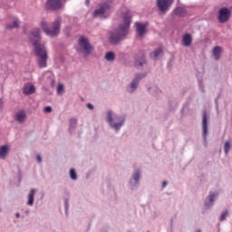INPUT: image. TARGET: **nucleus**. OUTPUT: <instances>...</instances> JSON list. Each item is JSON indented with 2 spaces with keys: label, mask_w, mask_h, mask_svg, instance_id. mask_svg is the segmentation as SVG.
<instances>
[{
  "label": "nucleus",
  "mask_w": 232,
  "mask_h": 232,
  "mask_svg": "<svg viewBox=\"0 0 232 232\" xmlns=\"http://www.w3.org/2000/svg\"><path fill=\"white\" fill-rule=\"evenodd\" d=\"M56 92H57V95H63L64 94V84L59 83L57 85Z\"/></svg>",
  "instance_id": "nucleus-30"
},
{
  "label": "nucleus",
  "mask_w": 232,
  "mask_h": 232,
  "mask_svg": "<svg viewBox=\"0 0 232 232\" xmlns=\"http://www.w3.org/2000/svg\"><path fill=\"white\" fill-rule=\"evenodd\" d=\"M106 121L109 122V125L112 130L120 131L123 124L126 123V116L113 114V111H107Z\"/></svg>",
  "instance_id": "nucleus-4"
},
{
  "label": "nucleus",
  "mask_w": 232,
  "mask_h": 232,
  "mask_svg": "<svg viewBox=\"0 0 232 232\" xmlns=\"http://www.w3.org/2000/svg\"><path fill=\"white\" fill-rule=\"evenodd\" d=\"M14 217H15L16 218H19L21 217V214L17 212V213H15Z\"/></svg>",
  "instance_id": "nucleus-45"
},
{
  "label": "nucleus",
  "mask_w": 232,
  "mask_h": 232,
  "mask_svg": "<svg viewBox=\"0 0 232 232\" xmlns=\"http://www.w3.org/2000/svg\"><path fill=\"white\" fill-rule=\"evenodd\" d=\"M231 18V8L227 6L220 7L218 11V21L221 24L227 23Z\"/></svg>",
  "instance_id": "nucleus-10"
},
{
  "label": "nucleus",
  "mask_w": 232,
  "mask_h": 232,
  "mask_svg": "<svg viewBox=\"0 0 232 232\" xmlns=\"http://www.w3.org/2000/svg\"><path fill=\"white\" fill-rule=\"evenodd\" d=\"M148 73H136L133 80L131 81L130 86L131 88V91H130V93H133L134 92L137 91V88H139V84L144 77H146Z\"/></svg>",
  "instance_id": "nucleus-12"
},
{
  "label": "nucleus",
  "mask_w": 232,
  "mask_h": 232,
  "mask_svg": "<svg viewBox=\"0 0 232 232\" xmlns=\"http://www.w3.org/2000/svg\"><path fill=\"white\" fill-rule=\"evenodd\" d=\"M134 63H148L146 60V54L140 53L134 57Z\"/></svg>",
  "instance_id": "nucleus-22"
},
{
  "label": "nucleus",
  "mask_w": 232,
  "mask_h": 232,
  "mask_svg": "<svg viewBox=\"0 0 232 232\" xmlns=\"http://www.w3.org/2000/svg\"><path fill=\"white\" fill-rule=\"evenodd\" d=\"M63 202H64L65 215H68V209H69V208H70V198H65L63 199Z\"/></svg>",
  "instance_id": "nucleus-32"
},
{
  "label": "nucleus",
  "mask_w": 232,
  "mask_h": 232,
  "mask_svg": "<svg viewBox=\"0 0 232 232\" xmlns=\"http://www.w3.org/2000/svg\"><path fill=\"white\" fill-rule=\"evenodd\" d=\"M63 23V20L61 17H58L56 20H54L52 23V26L48 27V23L42 21L40 24L41 28L44 32L45 34H47L48 37H57L61 34V24Z\"/></svg>",
  "instance_id": "nucleus-3"
},
{
  "label": "nucleus",
  "mask_w": 232,
  "mask_h": 232,
  "mask_svg": "<svg viewBox=\"0 0 232 232\" xmlns=\"http://www.w3.org/2000/svg\"><path fill=\"white\" fill-rule=\"evenodd\" d=\"M0 213H1V208H0Z\"/></svg>",
  "instance_id": "nucleus-51"
},
{
  "label": "nucleus",
  "mask_w": 232,
  "mask_h": 232,
  "mask_svg": "<svg viewBox=\"0 0 232 232\" xmlns=\"http://www.w3.org/2000/svg\"><path fill=\"white\" fill-rule=\"evenodd\" d=\"M218 115H220V110L218 108H216Z\"/></svg>",
  "instance_id": "nucleus-47"
},
{
  "label": "nucleus",
  "mask_w": 232,
  "mask_h": 232,
  "mask_svg": "<svg viewBox=\"0 0 232 232\" xmlns=\"http://www.w3.org/2000/svg\"><path fill=\"white\" fill-rule=\"evenodd\" d=\"M24 95H32L35 93V86L33 83H27L23 89Z\"/></svg>",
  "instance_id": "nucleus-17"
},
{
  "label": "nucleus",
  "mask_w": 232,
  "mask_h": 232,
  "mask_svg": "<svg viewBox=\"0 0 232 232\" xmlns=\"http://www.w3.org/2000/svg\"><path fill=\"white\" fill-rule=\"evenodd\" d=\"M86 106H87L88 110H95V106H93V104H92L90 102L87 103Z\"/></svg>",
  "instance_id": "nucleus-40"
},
{
  "label": "nucleus",
  "mask_w": 232,
  "mask_h": 232,
  "mask_svg": "<svg viewBox=\"0 0 232 232\" xmlns=\"http://www.w3.org/2000/svg\"><path fill=\"white\" fill-rule=\"evenodd\" d=\"M222 52V47L221 46H215L212 50L213 55L216 59V61H218L220 59V53Z\"/></svg>",
  "instance_id": "nucleus-23"
},
{
  "label": "nucleus",
  "mask_w": 232,
  "mask_h": 232,
  "mask_svg": "<svg viewBox=\"0 0 232 232\" xmlns=\"http://www.w3.org/2000/svg\"><path fill=\"white\" fill-rule=\"evenodd\" d=\"M173 61H175V56H172V57L169 60V62H168V63H167L168 68H173V64H172Z\"/></svg>",
  "instance_id": "nucleus-36"
},
{
  "label": "nucleus",
  "mask_w": 232,
  "mask_h": 232,
  "mask_svg": "<svg viewBox=\"0 0 232 232\" xmlns=\"http://www.w3.org/2000/svg\"><path fill=\"white\" fill-rule=\"evenodd\" d=\"M77 128V118H71L69 120V132L72 133Z\"/></svg>",
  "instance_id": "nucleus-25"
},
{
  "label": "nucleus",
  "mask_w": 232,
  "mask_h": 232,
  "mask_svg": "<svg viewBox=\"0 0 232 232\" xmlns=\"http://www.w3.org/2000/svg\"><path fill=\"white\" fill-rule=\"evenodd\" d=\"M85 5H86L87 6H90V0H85Z\"/></svg>",
  "instance_id": "nucleus-46"
},
{
  "label": "nucleus",
  "mask_w": 232,
  "mask_h": 232,
  "mask_svg": "<svg viewBox=\"0 0 232 232\" xmlns=\"http://www.w3.org/2000/svg\"><path fill=\"white\" fill-rule=\"evenodd\" d=\"M111 8V4L110 2H103L99 4V8L95 9L92 17H102V19H108L110 17V13L107 10Z\"/></svg>",
  "instance_id": "nucleus-7"
},
{
  "label": "nucleus",
  "mask_w": 232,
  "mask_h": 232,
  "mask_svg": "<svg viewBox=\"0 0 232 232\" xmlns=\"http://www.w3.org/2000/svg\"><path fill=\"white\" fill-rule=\"evenodd\" d=\"M229 216V210H225L223 212H221V215L219 217V220L220 222H224V220H226V218Z\"/></svg>",
  "instance_id": "nucleus-31"
},
{
  "label": "nucleus",
  "mask_w": 232,
  "mask_h": 232,
  "mask_svg": "<svg viewBox=\"0 0 232 232\" xmlns=\"http://www.w3.org/2000/svg\"><path fill=\"white\" fill-rule=\"evenodd\" d=\"M193 44V36L189 33H186L182 35L181 44L186 46V48H189Z\"/></svg>",
  "instance_id": "nucleus-16"
},
{
  "label": "nucleus",
  "mask_w": 232,
  "mask_h": 232,
  "mask_svg": "<svg viewBox=\"0 0 232 232\" xmlns=\"http://www.w3.org/2000/svg\"><path fill=\"white\" fill-rule=\"evenodd\" d=\"M140 179H142V170H140V169H137L132 173V176L129 181L130 188L131 189V191L139 189V187L140 186Z\"/></svg>",
  "instance_id": "nucleus-9"
},
{
  "label": "nucleus",
  "mask_w": 232,
  "mask_h": 232,
  "mask_svg": "<svg viewBox=\"0 0 232 232\" xmlns=\"http://www.w3.org/2000/svg\"><path fill=\"white\" fill-rule=\"evenodd\" d=\"M171 15H176V17H186V15H188V10L182 6H177L171 12Z\"/></svg>",
  "instance_id": "nucleus-15"
},
{
  "label": "nucleus",
  "mask_w": 232,
  "mask_h": 232,
  "mask_svg": "<svg viewBox=\"0 0 232 232\" xmlns=\"http://www.w3.org/2000/svg\"><path fill=\"white\" fill-rule=\"evenodd\" d=\"M36 160H37V162L39 163V164H41V162H43V157H41V155H37L36 156Z\"/></svg>",
  "instance_id": "nucleus-41"
},
{
  "label": "nucleus",
  "mask_w": 232,
  "mask_h": 232,
  "mask_svg": "<svg viewBox=\"0 0 232 232\" xmlns=\"http://www.w3.org/2000/svg\"><path fill=\"white\" fill-rule=\"evenodd\" d=\"M21 180H23V172L21 171V169H18V182L21 184Z\"/></svg>",
  "instance_id": "nucleus-38"
},
{
  "label": "nucleus",
  "mask_w": 232,
  "mask_h": 232,
  "mask_svg": "<svg viewBox=\"0 0 232 232\" xmlns=\"http://www.w3.org/2000/svg\"><path fill=\"white\" fill-rule=\"evenodd\" d=\"M64 35L67 37V39H70V37H72V26L65 27Z\"/></svg>",
  "instance_id": "nucleus-33"
},
{
  "label": "nucleus",
  "mask_w": 232,
  "mask_h": 232,
  "mask_svg": "<svg viewBox=\"0 0 232 232\" xmlns=\"http://www.w3.org/2000/svg\"><path fill=\"white\" fill-rule=\"evenodd\" d=\"M15 119L20 124H23L24 121L26 120V112L24 111H20L18 113H16Z\"/></svg>",
  "instance_id": "nucleus-21"
},
{
  "label": "nucleus",
  "mask_w": 232,
  "mask_h": 232,
  "mask_svg": "<svg viewBox=\"0 0 232 232\" xmlns=\"http://www.w3.org/2000/svg\"><path fill=\"white\" fill-rule=\"evenodd\" d=\"M231 141L229 140H227L225 143H224V153L225 155H229V150H231Z\"/></svg>",
  "instance_id": "nucleus-28"
},
{
  "label": "nucleus",
  "mask_w": 232,
  "mask_h": 232,
  "mask_svg": "<svg viewBox=\"0 0 232 232\" xmlns=\"http://www.w3.org/2000/svg\"><path fill=\"white\" fill-rule=\"evenodd\" d=\"M64 1V3H66V1H68V0H63Z\"/></svg>",
  "instance_id": "nucleus-50"
},
{
  "label": "nucleus",
  "mask_w": 232,
  "mask_h": 232,
  "mask_svg": "<svg viewBox=\"0 0 232 232\" xmlns=\"http://www.w3.org/2000/svg\"><path fill=\"white\" fill-rule=\"evenodd\" d=\"M218 198V193L209 192V195L207 197L204 203L205 209H211L213 208V202Z\"/></svg>",
  "instance_id": "nucleus-14"
},
{
  "label": "nucleus",
  "mask_w": 232,
  "mask_h": 232,
  "mask_svg": "<svg viewBox=\"0 0 232 232\" xmlns=\"http://www.w3.org/2000/svg\"><path fill=\"white\" fill-rule=\"evenodd\" d=\"M135 26L138 37H144V35H146V33L148 32V26H150V22H136Z\"/></svg>",
  "instance_id": "nucleus-13"
},
{
  "label": "nucleus",
  "mask_w": 232,
  "mask_h": 232,
  "mask_svg": "<svg viewBox=\"0 0 232 232\" xmlns=\"http://www.w3.org/2000/svg\"><path fill=\"white\" fill-rule=\"evenodd\" d=\"M35 193H37V188H32L27 196V206H34Z\"/></svg>",
  "instance_id": "nucleus-19"
},
{
  "label": "nucleus",
  "mask_w": 232,
  "mask_h": 232,
  "mask_svg": "<svg viewBox=\"0 0 232 232\" xmlns=\"http://www.w3.org/2000/svg\"><path fill=\"white\" fill-rule=\"evenodd\" d=\"M104 59L108 63H113V61H115V53H113V51L107 52L104 55Z\"/></svg>",
  "instance_id": "nucleus-24"
},
{
  "label": "nucleus",
  "mask_w": 232,
  "mask_h": 232,
  "mask_svg": "<svg viewBox=\"0 0 232 232\" xmlns=\"http://www.w3.org/2000/svg\"><path fill=\"white\" fill-rule=\"evenodd\" d=\"M44 113H52V111H53V109L52 108V106H45L44 108Z\"/></svg>",
  "instance_id": "nucleus-35"
},
{
  "label": "nucleus",
  "mask_w": 232,
  "mask_h": 232,
  "mask_svg": "<svg viewBox=\"0 0 232 232\" xmlns=\"http://www.w3.org/2000/svg\"><path fill=\"white\" fill-rule=\"evenodd\" d=\"M209 116L208 115V110L204 109L202 111V121H201V128H202V139H203V146L208 148V136L209 135Z\"/></svg>",
  "instance_id": "nucleus-6"
},
{
  "label": "nucleus",
  "mask_w": 232,
  "mask_h": 232,
  "mask_svg": "<svg viewBox=\"0 0 232 232\" xmlns=\"http://www.w3.org/2000/svg\"><path fill=\"white\" fill-rule=\"evenodd\" d=\"M197 81L199 90L204 93L206 92L204 90V76H197Z\"/></svg>",
  "instance_id": "nucleus-26"
},
{
  "label": "nucleus",
  "mask_w": 232,
  "mask_h": 232,
  "mask_svg": "<svg viewBox=\"0 0 232 232\" xmlns=\"http://www.w3.org/2000/svg\"><path fill=\"white\" fill-rule=\"evenodd\" d=\"M64 8V2L63 0H46L44 4L45 12H58Z\"/></svg>",
  "instance_id": "nucleus-8"
},
{
  "label": "nucleus",
  "mask_w": 232,
  "mask_h": 232,
  "mask_svg": "<svg viewBox=\"0 0 232 232\" xmlns=\"http://www.w3.org/2000/svg\"><path fill=\"white\" fill-rule=\"evenodd\" d=\"M8 151H10V147L8 145L0 146V159H2V160H5V159H6Z\"/></svg>",
  "instance_id": "nucleus-20"
},
{
  "label": "nucleus",
  "mask_w": 232,
  "mask_h": 232,
  "mask_svg": "<svg viewBox=\"0 0 232 232\" xmlns=\"http://www.w3.org/2000/svg\"><path fill=\"white\" fill-rule=\"evenodd\" d=\"M50 84H51V88H53L55 86V80H51L50 82Z\"/></svg>",
  "instance_id": "nucleus-44"
},
{
  "label": "nucleus",
  "mask_w": 232,
  "mask_h": 232,
  "mask_svg": "<svg viewBox=\"0 0 232 232\" xmlns=\"http://www.w3.org/2000/svg\"><path fill=\"white\" fill-rule=\"evenodd\" d=\"M173 3H175V0H157V7L160 14L164 15L171 8Z\"/></svg>",
  "instance_id": "nucleus-11"
},
{
  "label": "nucleus",
  "mask_w": 232,
  "mask_h": 232,
  "mask_svg": "<svg viewBox=\"0 0 232 232\" xmlns=\"http://www.w3.org/2000/svg\"><path fill=\"white\" fill-rule=\"evenodd\" d=\"M128 232H130V231H128Z\"/></svg>",
  "instance_id": "nucleus-52"
},
{
  "label": "nucleus",
  "mask_w": 232,
  "mask_h": 232,
  "mask_svg": "<svg viewBox=\"0 0 232 232\" xmlns=\"http://www.w3.org/2000/svg\"><path fill=\"white\" fill-rule=\"evenodd\" d=\"M69 177L71 180H77V171L75 170V169H70Z\"/></svg>",
  "instance_id": "nucleus-29"
},
{
  "label": "nucleus",
  "mask_w": 232,
  "mask_h": 232,
  "mask_svg": "<svg viewBox=\"0 0 232 232\" xmlns=\"http://www.w3.org/2000/svg\"><path fill=\"white\" fill-rule=\"evenodd\" d=\"M148 62H134V66L136 68H142L144 64H147Z\"/></svg>",
  "instance_id": "nucleus-34"
},
{
  "label": "nucleus",
  "mask_w": 232,
  "mask_h": 232,
  "mask_svg": "<svg viewBox=\"0 0 232 232\" xmlns=\"http://www.w3.org/2000/svg\"><path fill=\"white\" fill-rule=\"evenodd\" d=\"M222 93H218V97L215 99V104H216V108H219L218 107V100L220 99Z\"/></svg>",
  "instance_id": "nucleus-39"
},
{
  "label": "nucleus",
  "mask_w": 232,
  "mask_h": 232,
  "mask_svg": "<svg viewBox=\"0 0 232 232\" xmlns=\"http://www.w3.org/2000/svg\"><path fill=\"white\" fill-rule=\"evenodd\" d=\"M4 105H5V102L3 101V98H0V110H3Z\"/></svg>",
  "instance_id": "nucleus-43"
},
{
  "label": "nucleus",
  "mask_w": 232,
  "mask_h": 232,
  "mask_svg": "<svg viewBox=\"0 0 232 232\" xmlns=\"http://www.w3.org/2000/svg\"><path fill=\"white\" fill-rule=\"evenodd\" d=\"M164 54V50L162 48H158L154 52L150 53V58L153 59L154 61H159V57H162Z\"/></svg>",
  "instance_id": "nucleus-18"
},
{
  "label": "nucleus",
  "mask_w": 232,
  "mask_h": 232,
  "mask_svg": "<svg viewBox=\"0 0 232 232\" xmlns=\"http://www.w3.org/2000/svg\"><path fill=\"white\" fill-rule=\"evenodd\" d=\"M25 213H29V211H28V210H26V211H25Z\"/></svg>",
  "instance_id": "nucleus-49"
},
{
  "label": "nucleus",
  "mask_w": 232,
  "mask_h": 232,
  "mask_svg": "<svg viewBox=\"0 0 232 232\" xmlns=\"http://www.w3.org/2000/svg\"><path fill=\"white\" fill-rule=\"evenodd\" d=\"M152 93H162V90H160V88L158 86H155L152 88Z\"/></svg>",
  "instance_id": "nucleus-37"
},
{
  "label": "nucleus",
  "mask_w": 232,
  "mask_h": 232,
  "mask_svg": "<svg viewBox=\"0 0 232 232\" xmlns=\"http://www.w3.org/2000/svg\"><path fill=\"white\" fill-rule=\"evenodd\" d=\"M5 28L7 30H14V28H19V21L17 19H14L13 21V24H6Z\"/></svg>",
  "instance_id": "nucleus-27"
},
{
  "label": "nucleus",
  "mask_w": 232,
  "mask_h": 232,
  "mask_svg": "<svg viewBox=\"0 0 232 232\" xmlns=\"http://www.w3.org/2000/svg\"><path fill=\"white\" fill-rule=\"evenodd\" d=\"M123 24H121L117 29H114L109 34V44L111 46H119L121 41H124L130 34V26L131 25V13L127 10L121 13Z\"/></svg>",
  "instance_id": "nucleus-2"
},
{
  "label": "nucleus",
  "mask_w": 232,
  "mask_h": 232,
  "mask_svg": "<svg viewBox=\"0 0 232 232\" xmlns=\"http://www.w3.org/2000/svg\"><path fill=\"white\" fill-rule=\"evenodd\" d=\"M166 186H168V181L164 180L161 183V189H164V188H166Z\"/></svg>",
  "instance_id": "nucleus-42"
},
{
  "label": "nucleus",
  "mask_w": 232,
  "mask_h": 232,
  "mask_svg": "<svg viewBox=\"0 0 232 232\" xmlns=\"http://www.w3.org/2000/svg\"><path fill=\"white\" fill-rule=\"evenodd\" d=\"M78 44L81 48L82 53H83V57H90L92 53L95 50L93 45L90 43V39L88 37L82 35L78 39Z\"/></svg>",
  "instance_id": "nucleus-5"
},
{
  "label": "nucleus",
  "mask_w": 232,
  "mask_h": 232,
  "mask_svg": "<svg viewBox=\"0 0 232 232\" xmlns=\"http://www.w3.org/2000/svg\"><path fill=\"white\" fill-rule=\"evenodd\" d=\"M26 34L29 43L34 48V54L37 57L36 63L38 68H46L48 66V50L43 44V36L41 35V28L34 27Z\"/></svg>",
  "instance_id": "nucleus-1"
},
{
  "label": "nucleus",
  "mask_w": 232,
  "mask_h": 232,
  "mask_svg": "<svg viewBox=\"0 0 232 232\" xmlns=\"http://www.w3.org/2000/svg\"><path fill=\"white\" fill-rule=\"evenodd\" d=\"M147 90H148V92H150V91L152 90V88H151V87H149Z\"/></svg>",
  "instance_id": "nucleus-48"
}]
</instances>
